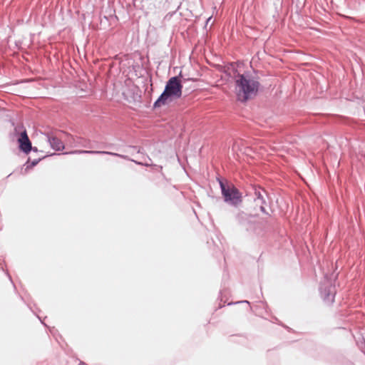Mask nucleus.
Returning a JSON list of instances; mask_svg holds the SVG:
<instances>
[{
    "label": "nucleus",
    "mask_w": 365,
    "mask_h": 365,
    "mask_svg": "<svg viewBox=\"0 0 365 365\" xmlns=\"http://www.w3.org/2000/svg\"><path fill=\"white\" fill-rule=\"evenodd\" d=\"M182 85L179 76L171 77L166 83L163 92L154 102L153 108H158L165 106L182 96Z\"/></svg>",
    "instance_id": "obj_1"
},
{
    "label": "nucleus",
    "mask_w": 365,
    "mask_h": 365,
    "mask_svg": "<svg viewBox=\"0 0 365 365\" xmlns=\"http://www.w3.org/2000/svg\"><path fill=\"white\" fill-rule=\"evenodd\" d=\"M259 85L258 81L238 73L235 80L237 99L242 102L247 101L252 96L257 94Z\"/></svg>",
    "instance_id": "obj_2"
},
{
    "label": "nucleus",
    "mask_w": 365,
    "mask_h": 365,
    "mask_svg": "<svg viewBox=\"0 0 365 365\" xmlns=\"http://www.w3.org/2000/svg\"><path fill=\"white\" fill-rule=\"evenodd\" d=\"M219 183L225 202L235 207L242 203V195L234 185L226 186L221 180L219 181Z\"/></svg>",
    "instance_id": "obj_3"
},
{
    "label": "nucleus",
    "mask_w": 365,
    "mask_h": 365,
    "mask_svg": "<svg viewBox=\"0 0 365 365\" xmlns=\"http://www.w3.org/2000/svg\"><path fill=\"white\" fill-rule=\"evenodd\" d=\"M252 189L253 200L256 206H259L262 212L269 215L264 207V205L267 204V198L268 197L267 191L259 185H253Z\"/></svg>",
    "instance_id": "obj_4"
},
{
    "label": "nucleus",
    "mask_w": 365,
    "mask_h": 365,
    "mask_svg": "<svg viewBox=\"0 0 365 365\" xmlns=\"http://www.w3.org/2000/svg\"><path fill=\"white\" fill-rule=\"evenodd\" d=\"M320 295L327 304H331L334 301L336 288L327 280L322 282L319 287Z\"/></svg>",
    "instance_id": "obj_5"
},
{
    "label": "nucleus",
    "mask_w": 365,
    "mask_h": 365,
    "mask_svg": "<svg viewBox=\"0 0 365 365\" xmlns=\"http://www.w3.org/2000/svg\"><path fill=\"white\" fill-rule=\"evenodd\" d=\"M19 149L24 153L28 154L33 149L31 143L28 137L26 130H23L18 138Z\"/></svg>",
    "instance_id": "obj_6"
},
{
    "label": "nucleus",
    "mask_w": 365,
    "mask_h": 365,
    "mask_svg": "<svg viewBox=\"0 0 365 365\" xmlns=\"http://www.w3.org/2000/svg\"><path fill=\"white\" fill-rule=\"evenodd\" d=\"M45 135L47 141L51 147L56 151H61L64 149V144L58 137L55 136L53 133H46Z\"/></svg>",
    "instance_id": "obj_7"
},
{
    "label": "nucleus",
    "mask_w": 365,
    "mask_h": 365,
    "mask_svg": "<svg viewBox=\"0 0 365 365\" xmlns=\"http://www.w3.org/2000/svg\"><path fill=\"white\" fill-rule=\"evenodd\" d=\"M81 154V153H88V154H96V155H109L113 156H117L125 160H130L127 155L118 154L117 153H113L110 151H100V150H74L70 153H65L64 154Z\"/></svg>",
    "instance_id": "obj_8"
},
{
    "label": "nucleus",
    "mask_w": 365,
    "mask_h": 365,
    "mask_svg": "<svg viewBox=\"0 0 365 365\" xmlns=\"http://www.w3.org/2000/svg\"><path fill=\"white\" fill-rule=\"evenodd\" d=\"M68 142L71 144H73L74 146L91 148V146L89 145V140H87L80 137H73V135H69L68 138Z\"/></svg>",
    "instance_id": "obj_9"
},
{
    "label": "nucleus",
    "mask_w": 365,
    "mask_h": 365,
    "mask_svg": "<svg viewBox=\"0 0 365 365\" xmlns=\"http://www.w3.org/2000/svg\"><path fill=\"white\" fill-rule=\"evenodd\" d=\"M40 158L34 160L30 165H27L26 168H32L38 164V163L40 161Z\"/></svg>",
    "instance_id": "obj_10"
},
{
    "label": "nucleus",
    "mask_w": 365,
    "mask_h": 365,
    "mask_svg": "<svg viewBox=\"0 0 365 365\" xmlns=\"http://www.w3.org/2000/svg\"><path fill=\"white\" fill-rule=\"evenodd\" d=\"M241 302H245V303H247V304H249V302H248V301H242V302H238L237 303H241Z\"/></svg>",
    "instance_id": "obj_11"
},
{
    "label": "nucleus",
    "mask_w": 365,
    "mask_h": 365,
    "mask_svg": "<svg viewBox=\"0 0 365 365\" xmlns=\"http://www.w3.org/2000/svg\"><path fill=\"white\" fill-rule=\"evenodd\" d=\"M132 148H133L134 150H137L138 148L136 146H131Z\"/></svg>",
    "instance_id": "obj_12"
},
{
    "label": "nucleus",
    "mask_w": 365,
    "mask_h": 365,
    "mask_svg": "<svg viewBox=\"0 0 365 365\" xmlns=\"http://www.w3.org/2000/svg\"><path fill=\"white\" fill-rule=\"evenodd\" d=\"M79 365H87V364L83 362H80Z\"/></svg>",
    "instance_id": "obj_13"
},
{
    "label": "nucleus",
    "mask_w": 365,
    "mask_h": 365,
    "mask_svg": "<svg viewBox=\"0 0 365 365\" xmlns=\"http://www.w3.org/2000/svg\"><path fill=\"white\" fill-rule=\"evenodd\" d=\"M31 150H34V151H37V148L35 147V148H33V149Z\"/></svg>",
    "instance_id": "obj_14"
},
{
    "label": "nucleus",
    "mask_w": 365,
    "mask_h": 365,
    "mask_svg": "<svg viewBox=\"0 0 365 365\" xmlns=\"http://www.w3.org/2000/svg\"><path fill=\"white\" fill-rule=\"evenodd\" d=\"M211 19V17H209L207 20V23Z\"/></svg>",
    "instance_id": "obj_15"
},
{
    "label": "nucleus",
    "mask_w": 365,
    "mask_h": 365,
    "mask_svg": "<svg viewBox=\"0 0 365 365\" xmlns=\"http://www.w3.org/2000/svg\"><path fill=\"white\" fill-rule=\"evenodd\" d=\"M7 275H8L9 278L10 279V280H11V276L8 273H7Z\"/></svg>",
    "instance_id": "obj_16"
},
{
    "label": "nucleus",
    "mask_w": 365,
    "mask_h": 365,
    "mask_svg": "<svg viewBox=\"0 0 365 365\" xmlns=\"http://www.w3.org/2000/svg\"><path fill=\"white\" fill-rule=\"evenodd\" d=\"M106 148H110V147H111V145H106Z\"/></svg>",
    "instance_id": "obj_17"
},
{
    "label": "nucleus",
    "mask_w": 365,
    "mask_h": 365,
    "mask_svg": "<svg viewBox=\"0 0 365 365\" xmlns=\"http://www.w3.org/2000/svg\"><path fill=\"white\" fill-rule=\"evenodd\" d=\"M133 162H135V163H138V164H140L139 163H138L137 161H135V160H133Z\"/></svg>",
    "instance_id": "obj_18"
}]
</instances>
